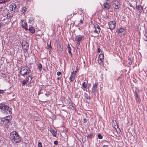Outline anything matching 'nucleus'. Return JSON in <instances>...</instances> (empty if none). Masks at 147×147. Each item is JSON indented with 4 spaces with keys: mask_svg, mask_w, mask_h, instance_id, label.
Returning <instances> with one entry per match:
<instances>
[{
    "mask_svg": "<svg viewBox=\"0 0 147 147\" xmlns=\"http://www.w3.org/2000/svg\"><path fill=\"white\" fill-rule=\"evenodd\" d=\"M10 138L12 142L15 144L20 142L21 140V137L18 133L15 131L11 132Z\"/></svg>",
    "mask_w": 147,
    "mask_h": 147,
    "instance_id": "obj_1",
    "label": "nucleus"
},
{
    "mask_svg": "<svg viewBox=\"0 0 147 147\" xmlns=\"http://www.w3.org/2000/svg\"><path fill=\"white\" fill-rule=\"evenodd\" d=\"M30 72L31 70L28 67H24L21 68L20 69V73L22 76L25 77L30 73Z\"/></svg>",
    "mask_w": 147,
    "mask_h": 147,
    "instance_id": "obj_2",
    "label": "nucleus"
},
{
    "mask_svg": "<svg viewBox=\"0 0 147 147\" xmlns=\"http://www.w3.org/2000/svg\"><path fill=\"white\" fill-rule=\"evenodd\" d=\"M0 109L5 111L7 113H10L11 111V108L8 106L3 104H0Z\"/></svg>",
    "mask_w": 147,
    "mask_h": 147,
    "instance_id": "obj_3",
    "label": "nucleus"
},
{
    "mask_svg": "<svg viewBox=\"0 0 147 147\" xmlns=\"http://www.w3.org/2000/svg\"><path fill=\"white\" fill-rule=\"evenodd\" d=\"M1 123L4 125H7L11 121L10 117L9 116H6L3 118H1Z\"/></svg>",
    "mask_w": 147,
    "mask_h": 147,
    "instance_id": "obj_4",
    "label": "nucleus"
},
{
    "mask_svg": "<svg viewBox=\"0 0 147 147\" xmlns=\"http://www.w3.org/2000/svg\"><path fill=\"white\" fill-rule=\"evenodd\" d=\"M108 24L109 28L111 30L114 29L116 26V23L115 21H110Z\"/></svg>",
    "mask_w": 147,
    "mask_h": 147,
    "instance_id": "obj_5",
    "label": "nucleus"
},
{
    "mask_svg": "<svg viewBox=\"0 0 147 147\" xmlns=\"http://www.w3.org/2000/svg\"><path fill=\"white\" fill-rule=\"evenodd\" d=\"M29 45L27 42L26 41H24L22 43V48L24 51H26L28 49Z\"/></svg>",
    "mask_w": 147,
    "mask_h": 147,
    "instance_id": "obj_6",
    "label": "nucleus"
},
{
    "mask_svg": "<svg viewBox=\"0 0 147 147\" xmlns=\"http://www.w3.org/2000/svg\"><path fill=\"white\" fill-rule=\"evenodd\" d=\"M98 86V83H96L93 84V86L92 88V91L93 93H95L97 90V88Z\"/></svg>",
    "mask_w": 147,
    "mask_h": 147,
    "instance_id": "obj_7",
    "label": "nucleus"
},
{
    "mask_svg": "<svg viewBox=\"0 0 147 147\" xmlns=\"http://www.w3.org/2000/svg\"><path fill=\"white\" fill-rule=\"evenodd\" d=\"M82 38V36L81 35H77L75 36V38L76 41H77V44L79 45L80 44V41L81 40Z\"/></svg>",
    "mask_w": 147,
    "mask_h": 147,
    "instance_id": "obj_8",
    "label": "nucleus"
},
{
    "mask_svg": "<svg viewBox=\"0 0 147 147\" xmlns=\"http://www.w3.org/2000/svg\"><path fill=\"white\" fill-rule=\"evenodd\" d=\"M94 27L95 28L94 32L99 34L100 30V26L97 24H95L94 25Z\"/></svg>",
    "mask_w": 147,
    "mask_h": 147,
    "instance_id": "obj_9",
    "label": "nucleus"
},
{
    "mask_svg": "<svg viewBox=\"0 0 147 147\" xmlns=\"http://www.w3.org/2000/svg\"><path fill=\"white\" fill-rule=\"evenodd\" d=\"M125 29L121 28L118 31L117 33L119 36H122L125 34Z\"/></svg>",
    "mask_w": 147,
    "mask_h": 147,
    "instance_id": "obj_10",
    "label": "nucleus"
},
{
    "mask_svg": "<svg viewBox=\"0 0 147 147\" xmlns=\"http://www.w3.org/2000/svg\"><path fill=\"white\" fill-rule=\"evenodd\" d=\"M76 74V71H73L72 73L71 76L69 77V79L71 82H73L75 79V75Z\"/></svg>",
    "mask_w": 147,
    "mask_h": 147,
    "instance_id": "obj_11",
    "label": "nucleus"
},
{
    "mask_svg": "<svg viewBox=\"0 0 147 147\" xmlns=\"http://www.w3.org/2000/svg\"><path fill=\"white\" fill-rule=\"evenodd\" d=\"M9 8L10 10L14 11L16 9V5L14 3H12L10 5Z\"/></svg>",
    "mask_w": 147,
    "mask_h": 147,
    "instance_id": "obj_12",
    "label": "nucleus"
},
{
    "mask_svg": "<svg viewBox=\"0 0 147 147\" xmlns=\"http://www.w3.org/2000/svg\"><path fill=\"white\" fill-rule=\"evenodd\" d=\"M103 5L105 8L107 9H109L111 7L110 4L107 2L105 3Z\"/></svg>",
    "mask_w": 147,
    "mask_h": 147,
    "instance_id": "obj_13",
    "label": "nucleus"
},
{
    "mask_svg": "<svg viewBox=\"0 0 147 147\" xmlns=\"http://www.w3.org/2000/svg\"><path fill=\"white\" fill-rule=\"evenodd\" d=\"M99 61L98 62L99 63H101L103 61L104 59V55L103 54H101L99 56Z\"/></svg>",
    "mask_w": 147,
    "mask_h": 147,
    "instance_id": "obj_14",
    "label": "nucleus"
},
{
    "mask_svg": "<svg viewBox=\"0 0 147 147\" xmlns=\"http://www.w3.org/2000/svg\"><path fill=\"white\" fill-rule=\"evenodd\" d=\"M113 5L114 8L115 9H119V2L118 1H115V2L113 4Z\"/></svg>",
    "mask_w": 147,
    "mask_h": 147,
    "instance_id": "obj_15",
    "label": "nucleus"
},
{
    "mask_svg": "<svg viewBox=\"0 0 147 147\" xmlns=\"http://www.w3.org/2000/svg\"><path fill=\"white\" fill-rule=\"evenodd\" d=\"M136 8L140 10V12H142L143 11V8L140 5L138 6L136 5Z\"/></svg>",
    "mask_w": 147,
    "mask_h": 147,
    "instance_id": "obj_16",
    "label": "nucleus"
},
{
    "mask_svg": "<svg viewBox=\"0 0 147 147\" xmlns=\"http://www.w3.org/2000/svg\"><path fill=\"white\" fill-rule=\"evenodd\" d=\"M24 24H22V27L24 28L25 29V30H28V29L27 28V23L24 22Z\"/></svg>",
    "mask_w": 147,
    "mask_h": 147,
    "instance_id": "obj_17",
    "label": "nucleus"
},
{
    "mask_svg": "<svg viewBox=\"0 0 147 147\" xmlns=\"http://www.w3.org/2000/svg\"><path fill=\"white\" fill-rule=\"evenodd\" d=\"M28 30L32 33H34L35 32V30L34 28L33 27H31L29 28Z\"/></svg>",
    "mask_w": 147,
    "mask_h": 147,
    "instance_id": "obj_18",
    "label": "nucleus"
},
{
    "mask_svg": "<svg viewBox=\"0 0 147 147\" xmlns=\"http://www.w3.org/2000/svg\"><path fill=\"white\" fill-rule=\"evenodd\" d=\"M112 125H114V127L116 129L118 128V125L116 120H113V121Z\"/></svg>",
    "mask_w": 147,
    "mask_h": 147,
    "instance_id": "obj_19",
    "label": "nucleus"
},
{
    "mask_svg": "<svg viewBox=\"0 0 147 147\" xmlns=\"http://www.w3.org/2000/svg\"><path fill=\"white\" fill-rule=\"evenodd\" d=\"M50 131L53 136H56V135L57 131L55 130H54L53 129H51Z\"/></svg>",
    "mask_w": 147,
    "mask_h": 147,
    "instance_id": "obj_20",
    "label": "nucleus"
},
{
    "mask_svg": "<svg viewBox=\"0 0 147 147\" xmlns=\"http://www.w3.org/2000/svg\"><path fill=\"white\" fill-rule=\"evenodd\" d=\"M26 11V7H23L22 8L21 11V14H23Z\"/></svg>",
    "mask_w": 147,
    "mask_h": 147,
    "instance_id": "obj_21",
    "label": "nucleus"
},
{
    "mask_svg": "<svg viewBox=\"0 0 147 147\" xmlns=\"http://www.w3.org/2000/svg\"><path fill=\"white\" fill-rule=\"evenodd\" d=\"M32 79V77L30 76H29L28 77L26 78V81L28 82H30L31 81Z\"/></svg>",
    "mask_w": 147,
    "mask_h": 147,
    "instance_id": "obj_22",
    "label": "nucleus"
},
{
    "mask_svg": "<svg viewBox=\"0 0 147 147\" xmlns=\"http://www.w3.org/2000/svg\"><path fill=\"white\" fill-rule=\"evenodd\" d=\"M67 49H68V52H69V53L70 54H71V47H70V45H69V44L68 45V46H67Z\"/></svg>",
    "mask_w": 147,
    "mask_h": 147,
    "instance_id": "obj_23",
    "label": "nucleus"
},
{
    "mask_svg": "<svg viewBox=\"0 0 147 147\" xmlns=\"http://www.w3.org/2000/svg\"><path fill=\"white\" fill-rule=\"evenodd\" d=\"M34 20L32 18H30L29 20L28 23L30 24H32L34 23Z\"/></svg>",
    "mask_w": 147,
    "mask_h": 147,
    "instance_id": "obj_24",
    "label": "nucleus"
},
{
    "mask_svg": "<svg viewBox=\"0 0 147 147\" xmlns=\"http://www.w3.org/2000/svg\"><path fill=\"white\" fill-rule=\"evenodd\" d=\"M42 65L40 63H39L38 65V68L41 71L42 69Z\"/></svg>",
    "mask_w": 147,
    "mask_h": 147,
    "instance_id": "obj_25",
    "label": "nucleus"
},
{
    "mask_svg": "<svg viewBox=\"0 0 147 147\" xmlns=\"http://www.w3.org/2000/svg\"><path fill=\"white\" fill-rule=\"evenodd\" d=\"M26 81H27L26 80H24L22 81L23 85L24 86L25 85L26 83Z\"/></svg>",
    "mask_w": 147,
    "mask_h": 147,
    "instance_id": "obj_26",
    "label": "nucleus"
},
{
    "mask_svg": "<svg viewBox=\"0 0 147 147\" xmlns=\"http://www.w3.org/2000/svg\"><path fill=\"white\" fill-rule=\"evenodd\" d=\"M98 138L99 139H101L102 138V136L100 134H99L98 135Z\"/></svg>",
    "mask_w": 147,
    "mask_h": 147,
    "instance_id": "obj_27",
    "label": "nucleus"
},
{
    "mask_svg": "<svg viewBox=\"0 0 147 147\" xmlns=\"http://www.w3.org/2000/svg\"><path fill=\"white\" fill-rule=\"evenodd\" d=\"M82 86L84 88H86V84L85 82H84L83 83Z\"/></svg>",
    "mask_w": 147,
    "mask_h": 147,
    "instance_id": "obj_28",
    "label": "nucleus"
},
{
    "mask_svg": "<svg viewBox=\"0 0 147 147\" xmlns=\"http://www.w3.org/2000/svg\"><path fill=\"white\" fill-rule=\"evenodd\" d=\"M38 146H39V147H42V143L41 142H38Z\"/></svg>",
    "mask_w": 147,
    "mask_h": 147,
    "instance_id": "obj_29",
    "label": "nucleus"
},
{
    "mask_svg": "<svg viewBox=\"0 0 147 147\" xmlns=\"http://www.w3.org/2000/svg\"><path fill=\"white\" fill-rule=\"evenodd\" d=\"M54 144L55 145H57L58 144V142L57 141H54Z\"/></svg>",
    "mask_w": 147,
    "mask_h": 147,
    "instance_id": "obj_30",
    "label": "nucleus"
},
{
    "mask_svg": "<svg viewBox=\"0 0 147 147\" xmlns=\"http://www.w3.org/2000/svg\"><path fill=\"white\" fill-rule=\"evenodd\" d=\"M7 16V19H9L10 18V15L9 14H7V15H6Z\"/></svg>",
    "mask_w": 147,
    "mask_h": 147,
    "instance_id": "obj_31",
    "label": "nucleus"
},
{
    "mask_svg": "<svg viewBox=\"0 0 147 147\" xmlns=\"http://www.w3.org/2000/svg\"><path fill=\"white\" fill-rule=\"evenodd\" d=\"M61 74V72L60 71H58L57 73V75L58 76L60 75Z\"/></svg>",
    "mask_w": 147,
    "mask_h": 147,
    "instance_id": "obj_32",
    "label": "nucleus"
},
{
    "mask_svg": "<svg viewBox=\"0 0 147 147\" xmlns=\"http://www.w3.org/2000/svg\"><path fill=\"white\" fill-rule=\"evenodd\" d=\"M128 63L130 65H131L132 64L131 61V60L129 61Z\"/></svg>",
    "mask_w": 147,
    "mask_h": 147,
    "instance_id": "obj_33",
    "label": "nucleus"
},
{
    "mask_svg": "<svg viewBox=\"0 0 147 147\" xmlns=\"http://www.w3.org/2000/svg\"><path fill=\"white\" fill-rule=\"evenodd\" d=\"M80 23L81 24H82L83 23V21L82 20H80Z\"/></svg>",
    "mask_w": 147,
    "mask_h": 147,
    "instance_id": "obj_34",
    "label": "nucleus"
},
{
    "mask_svg": "<svg viewBox=\"0 0 147 147\" xmlns=\"http://www.w3.org/2000/svg\"><path fill=\"white\" fill-rule=\"evenodd\" d=\"M3 91L2 90H0V93H3Z\"/></svg>",
    "mask_w": 147,
    "mask_h": 147,
    "instance_id": "obj_35",
    "label": "nucleus"
},
{
    "mask_svg": "<svg viewBox=\"0 0 147 147\" xmlns=\"http://www.w3.org/2000/svg\"><path fill=\"white\" fill-rule=\"evenodd\" d=\"M3 9V7H0V12Z\"/></svg>",
    "mask_w": 147,
    "mask_h": 147,
    "instance_id": "obj_36",
    "label": "nucleus"
},
{
    "mask_svg": "<svg viewBox=\"0 0 147 147\" xmlns=\"http://www.w3.org/2000/svg\"><path fill=\"white\" fill-rule=\"evenodd\" d=\"M100 48H99L98 49V53H100Z\"/></svg>",
    "mask_w": 147,
    "mask_h": 147,
    "instance_id": "obj_37",
    "label": "nucleus"
},
{
    "mask_svg": "<svg viewBox=\"0 0 147 147\" xmlns=\"http://www.w3.org/2000/svg\"><path fill=\"white\" fill-rule=\"evenodd\" d=\"M24 22V20H21V22L22 23V24H23V22Z\"/></svg>",
    "mask_w": 147,
    "mask_h": 147,
    "instance_id": "obj_38",
    "label": "nucleus"
},
{
    "mask_svg": "<svg viewBox=\"0 0 147 147\" xmlns=\"http://www.w3.org/2000/svg\"><path fill=\"white\" fill-rule=\"evenodd\" d=\"M144 35L146 37H147V32L145 33Z\"/></svg>",
    "mask_w": 147,
    "mask_h": 147,
    "instance_id": "obj_39",
    "label": "nucleus"
},
{
    "mask_svg": "<svg viewBox=\"0 0 147 147\" xmlns=\"http://www.w3.org/2000/svg\"><path fill=\"white\" fill-rule=\"evenodd\" d=\"M61 46H60V48H61L60 49H59V50L60 51H62L63 50V49L62 48H61Z\"/></svg>",
    "mask_w": 147,
    "mask_h": 147,
    "instance_id": "obj_40",
    "label": "nucleus"
},
{
    "mask_svg": "<svg viewBox=\"0 0 147 147\" xmlns=\"http://www.w3.org/2000/svg\"><path fill=\"white\" fill-rule=\"evenodd\" d=\"M3 24L1 22H0V28H1V26Z\"/></svg>",
    "mask_w": 147,
    "mask_h": 147,
    "instance_id": "obj_41",
    "label": "nucleus"
},
{
    "mask_svg": "<svg viewBox=\"0 0 147 147\" xmlns=\"http://www.w3.org/2000/svg\"><path fill=\"white\" fill-rule=\"evenodd\" d=\"M92 135V134H90V135H89V138L91 137Z\"/></svg>",
    "mask_w": 147,
    "mask_h": 147,
    "instance_id": "obj_42",
    "label": "nucleus"
},
{
    "mask_svg": "<svg viewBox=\"0 0 147 147\" xmlns=\"http://www.w3.org/2000/svg\"><path fill=\"white\" fill-rule=\"evenodd\" d=\"M102 147H109L107 146L104 145V146H103Z\"/></svg>",
    "mask_w": 147,
    "mask_h": 147,
    "instance_id": "obj_43",
    "label": "nucleus"
},
{
    "mask_svg": "<svg viewBox=\"0 0 147 147\" xmlns=\"http://www.w3.org/2000/svg\"><path fill=\"white\" fill-rule=\"evenodd\" d=\"M86 119H84V123H85L86 122Z\"/></svg>",
    "mask_w": 147,
    "mask_h": 147,
    "instance_id": "obj_44",
    "label": "nucleus"
},
{
    "mask_svg": "<svg viewBox=\"0 0 147 147\" xmlns=\"http://www.w3.org/2000/svg\"><path fill=\"white\" fill-rule=\"evenodd\" d=\"M51 48H52V47H51V45H50V46H49V49H51Z\"/></svg>",
    "mask_w": 147,
    "mask_h": 147,
    "instance_id": "obj_45",
    "label": "nucleus"
},
{
    "mask_svg": "<svg viewBox=\"0 0 147 147\" xmlns=\"http://www.w3.org/2000/svg\"><path fill=\"white\" fill-rule=\"evenodd\" d=\"M144 40L147 41V38H146V39H144Z\"/></svg>",
    "mask_w": 147,
    "mask_h": 147,
    "instance_id": "obj_46",
    "label": "nucleus"
},
{
    "mask_svg": "<svg viewBox=\"0 0 147 147\" xmlns=\"http://www.w3.org/2000/svg\"><path fill=\"white\" fill-rule=\"evenodd\" d=\"M136 97H138V95L137 94L136 95Z\"/></svg>",
    "mask_w": 147,
    "mask_h": 147,
    "instance_id": "obj_47",
    "label": "nucleus"
},
{
    "mask_svg": "<svg viewBox=\"0 0 147 147\" xmlns=\"http://www.w3.org/2000/svg\"><path fill=\"white\" fill-rule=\"evenodd\" d=\"M57 79H58V80H59V78H57Z\"/></svg>",
    "mask_w": 147,
    "mask_h": 147,
    "instance_id": "obj_48",
    "label": "nucleus"
},
{
    "mask_svg": "<svg viewBox=\"0 0 147 147\" xmlns=\"http://www.w3.org/2000/svg\"><path fill=\"white\" fill-rule=\"evenodd\" d=\"M107 1H108V0H106Z\"/></svg>",
    "mask_w": 147,
    "mask_h": 147,
    "instance_id": "obj_49",
    "label": "nucleus"
}]
</instances>
